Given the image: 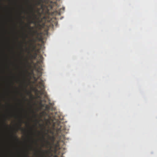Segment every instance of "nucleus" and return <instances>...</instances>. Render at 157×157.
I'll list each match as a JSON object with an SVG mask.
<instances>
[{
	"mask_svg": "<svg viewBox=\"0 0 157 157\" xmlns=\"http://www.w3.org/2000/svg\"><path fill=\"white\" fill-rule=\"evenodd\" d=\"M30 12V13L32 14V16L30 17V19L32 20L30 21V23H33L36 24L37 21L39 20V17L41 16V14L40 13L39 10L37 11V12L39 17H38L36 14L35 13L36 10L34 7L32 5L29 6Z\"/></svg>",
	"mask_w": 157,
	"mask_h": 157,
	"instance_id": "nucleus-1",
	"label": "nucleus"
},
{
	"mask_svg": "<svg viewBox=\"0 0 157 157\" xmlns=\"http://www.w3.org/2000/svg\"><path fill=\"white\" fill-rule=\"evenodd\" d=\"M40 81L37 84L36 86L40 89V91L42 94L44 92L45 89V87L44 85V81L41 79H40Z\"/></svg>",
	"mask_w": 157,
	"mask_h": 157,
	"instance_id": "nucleus-2",
	"label": "nucleus"
},
{
	"mask_svg": "<svg viewBox=\"0 0 157 157\" xmlns=\"http://www.w3.org/2000/svg\"><path fill=\"white\" fill-rule=\"evenodd\" d=\"M49 139L52 141V143L48 141H47V145L46 146V147H50V150H51L52 147V145L53 144L54 141L55 140V138L54 136H50Z\"/></svg>",
	"mask_w": 157,
	"mask_h": 157,
	"instance_id": "nucleus-3",
	"label": "nucleus"
},
{
	"mask_svg": "<svg viewBox=\"0 0 157 157\" xmlns=\"http://www.w3.org/2000/svg\"><path fill=\"white\" fill-rule=\"evenodd\" d=\"M40 150L41 152H42L43 155L42 157H47L45 155V154H47L50 152V151H48L42 150L41 148L40 149Z\"/></svg>",
	"mask_w": 157,
	"mask_h": 157,
	"instance_id": "nucleus-4",
	"label": "nucleus"
},
{
	"mask_svg": "<svg viewBox=\"0 0 157 157\" xmlns=\"http://www.w3.org/2000/svg\"><path fill=\"white\" fill-rule=\"evenodd\" d=\"M45 0H37L36 1V5H40L41 3L44 2Z\"/></svg>",
	"mask_w": 157,
	"mask_h": 157,
	"instance_id": "nucleus-5",
	"label": "nucleus"
},
{
	"mask_svg": "<svg viewBox=\"0 0 157 157\" xmlns=\"http://www.w3.org/2000/svg\"><path fill=\"white\" fill-rule=\"evenodd\" d=\"M21 121L22 120L21 119H20V123L19 125V128H18V129L20 130L22 132H25V130L21 127Z\"/></svg>",
	"mask_w": 157,
	"mask_h": 157,
	"instance_id": "nucleus-6",
	"label": "nucleus"
},
{
	"mask_svg": "<svg viewBox=\"0 0 157 157\" xmlns=\"http://www.w3.org/2000/svg\"><path fill=\"white\" fill-rule=\"evenodd\" d=\"M32 32L33 35H34V34H36L37 35H39V33L37 30L33 31Z\"/></svg>",
	"mask_w": 157,
	"mask_h": 157,
	"instance_id": "nucleus-7",
	"label": "nucleus"
},
{
	"mask_svg": "<svg viewBox=\"0 0 157 157\" xmlns=\"http://www.w3.org/2000/svg\"><path fill=\"white\" fill-rule=\"evenodd\" d=\"M37 56V54L36 53H35L34 55H31V58L33 59H35Z\"/></svg>",
	"mask_w": 157,
	"mask_h": 157,
	"instance_id": "nucleus-8",
	"label": "nucleus"
},
{
	"mask_svg": "<svg viewBox=\"0 0 157 157\" xmlns=\"http://www.w3.org/2000/svg\"><path fill=\"white\" fill-rule=\"evenodd\" d=\"M28 28L30 30H32L34 29L33 27H31L30 26V24H29L28 25Z\"/></svg>",
	"mask_w": 157,
	"mask_h": 157,
	"instance_id": "nucleus-9",
	"label": "nucleus"
},
{
	"mask_svg": "<svg viewBox=\"0 0 157 157\" xmlns=\"http://www.w3.org/2000/svg\"><path fill=\"white\" fill-rule=\"evenodd\" d=\"M11 136L13 138H15L16 140H17V141H18V139L17 138V137L15 135L14 136L12 135Z\"/></svg>",
	"mask_w": 157,
	"mask_h": 157,
	"instance_id": "nucleus-10",
	"label": "nucleus"
},
{
	"mask_svg": "<svg viewBox=\"0 0 157 157\" xmlns=\"http://www.w3.org/2000/svg\"><path fill=\"white\" fill-rule=\"evenodd\" d=\"M30 129L31 133H32V131H33L32 128V127H30Z\"/></svg>",
	"mask_w": 157,
	"mask_h": 157,
	"instance_id": "nucleus-11",
	"label": "nucleus"
},
{
	"mask_svg": "<svg viewBox=\"0 0 157 157\" xmlns=\"http://www.w3.org/2000/svg\"><path fill=\"white\" fill-rule=\"evenodd\" d=\"M27 94H28H28H30V92H27Z\"/></svg>",
	"mask_w": 157,
	"mask_h": 157,
	"instance_id": "nucleus-12",
	"label": "nucleus"
},
{
	"mask_svg": "<svg viewBox=\"0 0 157 157\" xmlns=\"http://www.w3.org/2000/svg\"><path fill=\"white\" fill-rule=\"evenodd\" d=\"M48 105H46V108L47 109L48 108Z\"/></svg>",
	"mask_w": 157,
	"mask_h": 157,
	"instance_id": "nucleus-13",
	"label": "nucleus"
},
{
	"mask_svg": "<svg viewBox=\"0 0 157 157\" xmlns=\"http://www.w3.org/2000/svg\"><path fill=\"white\" fill-rule=\"evenodd\" d=\"M63 10H64V9H65V8H64V7H63Z\"/></svg>",
	"mask_w": 157,
	"mask_h": 157,
	"instance_id": "nucleus-14",
	"label": "nucleus"
},
{
	"mask_svg": "<svg viewBox=\"0 0 157 157\" xmlns=\"http://www.w3.org/2000/svg\"><path fill=\"white\" fill-rule=\"evenodd\" d=\"M32 111L33 112H34V111H33V110H32Z\"/></svg>",
	"mask_w": 157,
	"mask_h": 157,
	"instance_id": "nucleus-15",
	"label": "nucleus"
},
{
	"mask_svg": "<svg viewBox=\"0 0 157 157\" xmlns=\"http://www.w3.org/2000/svg\"><path fill=\"white\" fill-rule=\"evenodd\" d=\"M27 37V35H26V37Z\"/></svg>",
	"mask_w": 157,
	"mask_h": 157,
	"instance_id": "nucleus-16",
	"label": "nucleus"
},
{
	"mask_svg": "<svg viewBox=\"0 0 157 157\" xmlns=\"http://www.w3.org/2000/svg\"><path fill=\"white\" fill-rule=\"evenodd\" d=\"M21 21L22 22V23H24L23 21H22L21 20Z\"/></svg>",
	"mask_w": 157,
	"mask_h": 157,
	"instance_id": "nucleus-17",
	"label": "nucleus"
},
{
	"mask_svg": "<svg viewBox=\"0 0 157 157\" xmlns=\"http://www.w3.org/2000/svg\"><path fill=\"white\" fill-rule=\"evenodd\" d=\"M38 25H40V24H38Z\"/></svg>",
	"mask_w": 157,
	"mask_h": 157,
	"instance_id": "nucleus-18",
	"label": "nucleus"
}]
</instances>
